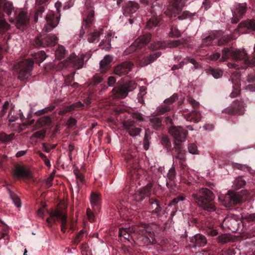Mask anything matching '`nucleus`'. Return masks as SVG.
<instances>
[{
  "instance_id": "obj_33",
  "label": "nucleus",
  "mask_w": 255,
  "mask_h": 255,
  "mask_svg": "<svg viewBox=\"0 0 255 255\" xmlns=\"http://www.w3.org/2000/svg\"><path fill=\"white\" fill-rule=\"evenodd\" d=\"M91 204L93 208L98 207L99 205L100 196L98 193L92 192L90 198Z\"/></svg>"
},
{
  "instance_id": "obj_36",
  "label": "nucleus",
  "mask_w": 255,
  "mask_h": 255,
  "mask_svg": "<svg viewBox=\"0 0 255 255\" xmlns=\"http://www.w3.org/2000/svg\"><path fill=\"white\" fill-rule=\"evenodd\" d=\"M33 57H34L35 62L40 63L46 59V55L44 51H40L35 53L33 55Z\"/></svg>"
},
{
  "instance_id": "obj_13",
  "label": "nucleus",
  "mask_w": 255,
  "mask_h": 255,
  "mask_svg": "<svg viewBox=\"0 0 255 255\" xmlns=\"http://www.w3.org/2000/svg\"><path fill=\"white\" fill-rule=\"evenodd\" d=\"M169 132L175 139L176 144L179 145L181 142L185 140L187 131L180 127H171Z\"/></svg>"
},
{
  "instance_id": "obj_26",
  "label": "nucleus",
  "mask_w": 255,
  "mask_h": 255,
  "mask_svg": "<svg viewBox=\"0 0 255 255\" xmlns=\"http://www.w3.org/2000/svg\"><path fill=\"white\" fill-rule=\"evenodd\" d=\"M149 202L150 204L149 208L150 209H152L151 213L156 216H158L161 211V208L159 206L157 201L153 199H151L149 200Z\"/></svg>"
},
{
  "instance_id": "obj_31",
  "label": "nucleus",
  "mask_w": 255,
  "mask_h": 255,
  "mask_svg": "<svg viewBox=\"0 0 255 255\" xmlns=\"http://www.w3.org/2000/svg\"><path fill=\"white\" fill-rule=\"evenodd\" d=\"M185 151L182 150L180 147H175V157L178 159L180 162H183L186 159Z\"/></svg>"
},
{
  "instance_id": "obj_6",
  "label": "nucleus",
  "mask_w": 255,
  "mask_h": 255,
  "mask_svg": "<svg viewBox=\"0 0 255 255\" xmlns=\"http://www.w3.org/2000/svg\"><path fill=\"white\" fill-rule=\"evenodd\" d=\"M33 61L31 60H25L18 63V78L20 80L27 79L31 75L33 66Z\"/></svg>"
},
{
  "instance_id": "obj_23",
  "label": "nucleus",
  "mask_w": 255,
  "mask_h": 255,
  "mask_svg": "<svg viewBox=\"0 0 255 255\" xmlns=\"http://www.w3.org/2000/svg\"><path fill=\"white\" fill-rule=\"evenodd\" d=\"M245 110L244 104L242 101H235L232 104V109L230 111V113L239 115L244 113Z\"/></svg>"
},
{
  "instance_id": "obj_50",
  "label": "nucleus",
  "mask_w": 255,
  "mask_h": 255,
  "mask_svg": "<svg viewBox=\"0 0 255 255\" xmlns=\"http://www.w3.org/2000/svg\"><path fill=\"white\" fill-rule=\"evenodd\" d=\"M188 149L189 152L192 154H198L197 147L196 145L194 143L189 144L188 146Z\"/></svg>"
},
{
  "instance_id": "obj_20",
  "label": "nucleus",
  "mask_w": 255,
  "mask_h": 255,
  "mask_svg": "<svg viewBox=\"0 0 255 255\" xmlns=\"http://www.w3.org/2000/svg\"><path fill=\"white\" fill-rule=\"evenodd\" d=\"M139 8L138 4L133 1H129L123 6L124 14L126 16L134 13Z\"/></svg>"
},
{
  "instance_id": "obj_25",
  "label": "nucleus",
  "mask_w": 255,
  "mask_h": 255,
  "mask_svg": "<svg viewBox=\"0 0 255 255\" xmlns=\"http://www.w3.org/2000/svg\"><path fill=\"white\" fill-rule=\"evenodd\" d=\"M186 121L197 123L200 120L201 114L199 112L192 111L185 116Z\"/></svg>"
},
{
  "instance_id": "obj_37",
  "label": "nucleus",
  "mask_w": 255,
  "mask_h": 255,
  "mask_svg": "<svg viewBox=\"0 0 255 255\" xmlns=\"http://www.w3.org/2000/svg\"><path fill=\"white\" fill-rule=\"evenodd\" d=\"M171 110L172 109L170 108L169 106H167L166 104H164L163 105H161L158 106L156 108V111L157 114L160 115H163Z\"/></svg>"
},
{
  "instance_id": "obj_60",
  "label": "nucleus",
  "mask_w": 255,
  "mask_h": 255,
  "mask_svg": "<svg viewBox=\"0 0 255 255\" xmlns=\"http://www.w3.org/2000/svg\"><path fill=\"white\" fill-rule=\"evenodd\" d=\"M87 215L89 221L93 222L94 221V215L89 209L87 210Z\"/></svg>"
},
{
  "instance_id": "obj_2",
  "label": "nucleus",
  "mask_w": 255,
  "mask_h": 255,
  "mask_svg": "<svg viewBox=\"0 0 255 255\" xmlns=\"http://www.w3.org/2000/svg\"><path fill=\"white\" fill-rule=\"evenodd\" d=\"M192 197L197 203L198 206L202 208L204 210L208 212H213L216 210L213 202L214 196L209 189L207 188L201 189L198 194H193Z\"/></svg>"
},
{
  "instance_id": "obj_41",
  "label": "nucleus",
  "mask_w": 255,
  "mask_h": 255,
  "mask_svg": "<svg viewBox=\"0 0 255 255\" xmlns=\"http://www.w3.org/2000/svg\"><path fill=\"white\" fill-rule=\"evenodd\" d=\"M166 47L165 42L157 41L152 43L150 46V48L153 50H156L158 49H164Z\"/></svg>"
},
{
  "instance_id": "obj_18",
  "label": "nucleus",
  "mask_w": 255,
  "mask_h": 255,
  "mask_svg": "<svg viewBox=\"0 0 255 255\" xmlns=\"http://www.w3.org/2000/svg\"><path fill=\"white\" fill-rule=\"evenodd\" d=\"M161 53L160 52H156L148 56L144 57L142 59H140V58L139 57L138 64L142 67L147 66L155 61L157 58L161 56Z\"/></svg>"
},
{
  "instance_id": "obj_61",
  "label": "nucleus",
  "mask_w": 255,
  "mask_h": 255,
  "mask_svg": "<svg viewBox=\"0 0 255 255\" xmlns=\"http://www.w3.org/2000/svg\"><path fill=\"white\" fill-rule=\"evenodd\" d=\"M74 174L76 176L77 179H78V180H79V181L83 183L84 181V177L82 174L81 173H80L78 170H75Z\"/></svg>"
},
{
  "instance_id": "obj_5",
  "label": "nucleus",
  "mask_w": 255,
  "mask_h": 255,
  "mask_svg": "<svg viewBox=\"0 0 255 255\" xmlns=\"http://www.w3.org/2000/svg\"><path fill=\"white\" fill-rule=\"evenodd\" d=\"M49 217L46 219V222L49 226L52 222H59L61 223V231L65 233L68 226L67 216L66 213L62 210L55 209L49 212Z\"/></svg>"
},
{
  "instance_id": "obj_52",
  "label": "nucleus",
  "mask_w": 255,
  "mask_h": 255,
  "mask_svg": "<svg viewBox=\"0 0 255 255\" xmlns=\"http://www.w3.org/2000/svg\"><path fill=\"white\" fill-rule=\"evenodd\" d=\"M187 61L194 65L193 67L192 68V69H196L199 66L198 63L194 58H191L190 57H186L184 58V61Z\"/></svg>"
},
{
  "instance_id": "obj_30",
  "label": "nucleus",
  "mask_w": 255,
  "mask_h": 255,
  "mask_svg": "<svg viewBox=\"0 0 255 255\" xmlns=\"http://www.w3.org/2000/svg\"><path fill=\"white\" fill-rule=\"evenodd\" d=\"M149 124L155 129H157L161 126V119L160 118L153 117L150 119Z\"/></svg>"
},
{
  "instance_id": "obj_48",
  "label": "nucleus",
  "mask_w": 255,
  "mask_h": 255,
  "mask_svg": "<svg viewBox=\"0 0 255 255\" xmlns=\"http://www.w3.org/2000/svg\"><path fill=\"white\" fill-rule=\"evenodd\" d=\"M242 218L249 222H252L255 220V213L253 214H243Z\"/></svg>"
},
{
  "instance_id": "obj_39",
  "label": "nucleus",
  "mask_w": 255,
  "mask_h": 255,
  "mask_svg": "<svg viewBox=\"0 0 255 255\" xmlns=\"http://www.w3.org/2000/svg\"><path fill=\"white\" fill-rule=\"evenodd\" d=\"M150 139V132L149 130H145L144 137L143 146L145 150H147L149 146V140Z\"/></svg>"
},
{
  "instance_id": "obj_29",
  "label": "nucleus",
  "mask_w": 255,
  "mask_h": 255,
  "mask_svg": "<svg viewBox=\"0 0 255 255\" xmlns=\"http://www.w3.org/2000/svg\"><path fill=\"white\" fill-rule=\"evenodd\" d=\"M103 31V30H101V31L95 30L92 33L89 34L88 35V40L90 42H95L96 41H98L99 40V37L101 34L102 32Z\"/></svg>"
},
{
  "instance_id": "obj_9",
  "label": "nucleus",
  "mask_w": 255,
  "mask_h": 255,
  "mask_svg": "<svg viewBox=\"0 0 255 255\" xmlns=\"http://www.w3.org/2000/svg\"><path fill=\"white\" fill-rule=\"evenodd\" d=\"M187 0H172L165 11L169 17H175L182 10Z\"/></svg>"
},
{
  "instance_id": "obj_14",
  "label": "nucleus",
  "mask_w": 255,
  "mask_h": 255,
  "mask_svg": "<svg viewBox=\"0 0 255 255\" xmlns=\"http://www.w3.org/2000/svg\"><path fill=\"white\" fill-rule=\"evenodd\" d=\"M239 218L237 215H228L223 222L224 227L227 228L232 232H235L237 230L239 225Z\"/></svg>"
},
{
  "instance_id": "obj_22",
  "label": "nucleus",
  "mask_w": 255,
  "mask_h": 255,
  "mask_svg": "<svg viewBox=\"0 0 255 255\" xmlns=\"http://www.w3.org/2000/svg\"><path fill=\"white\" fill-rule=\"evenodd\" d=\"M13 175L18 178H28L30 176V173L24 167L16 166L13 171Z\"/></svg>"
},
{
  "instance_id": "obj_21",
  "label": "nucleus",
  "mask_w": 255,
  "mask_h": 255,
  "mask_svg": "<svg viewBox=\"0 0 255 255\" xmlns=\"http://www.w3.org/2000/svg\"><path fill=\"white\" fill-rule=\"evenodd\" d=\"M83 105L80 102H78L74 103L68 106H65L60 109L58 114L61 115H64L67 113L71 112L74 110L78 109L81 108Z\"/></svg>"
},
{
  "instance_id": "obj_8",
  "label": "nucleus",
  "mask_w": 255,
  "mask_h": 255,
  "mask_svg": "<svg viewBox=\"0 0 255 255\" xmlns=\"http://www.w3.org/2000/svg\"><path fill=\"white\" fill-rule=\"evenodd\" d=\"M247 57V53L244 50L231 48H224L222 50L221 60L224 61L229 58L235 60H242Z\"/></svg>"
},
{
  "instance_id": "obj_58",
  "label": "nucleus",
  "mask_w": 255,
  "mask_h": 255,
  "mask_svg": "<svg viewBox=\"0 0 255 255\" xmlns=\"http://www.w3.org/2000/svg\"><path fill=\"white\" fill-rule=\"evenodd\" d=\"M187 102L193 108L198 107L199 105V103L198 102L196 101L195 100L191 98H188L187 100Z\"/></svg>"
},
{
  "instance_id": "obj_1",
  "label": "nucleus",
  "mask_w": 255,
  "mask_h": 255,
  "mask_svg": "<svg viewBox=\"0 0 255 255\" xmlns=\"http://www.w3.org/2000/svg\"><path fill=\"white\" fill-rule=\"evenodd\" d=\"M139 232L140 235L138 240L139 242L145 245L154 244L156 243V240L154 233L148 231L147 229L142 230H138L137 228L132 226L128 228H121L119 230V235L121 238L123 237L124 239L130 241V239H132L135 237L136 232Z\"/></svg>"
},
{
  "instance_id": "obj_10",
  "label": "nucleus",
  "mask_w": 255,
  "mask_h": 255,
  "mask_svg": "<svg viewBox=\"0 0 255 255\" xmlns=\"http://www.w3.org/2000/svg\"><path fill=\"white\" fill-rule=\"evenodd\" d=\"M151 37V34L149 33L139 37L125 51V54H129L133 51L142 48L149 41Z\"/></svg>"
},
{
  "instance_id": "obj_56",
  "label": "nucleus",
  "mask_w": 255,
  "mask_h": 255,
  "mask_svg": "<svg viewBox=\"0 0 255 255\" xmlns=\"http://www.w3.org/2000/svg\"><path fill=\"white\" fill-rule=\"evenodd\" d=\"M42 147L44 149V150L46 152H49L51 149H54L56 147V145H51L48 144L47 145L45 143H43L42 144Z\"/></svg>"
},
{
  "instance_id": "obj_32",
  "label": "nucleus",
  "mask_w": 255,
  "mask_h": 255,
  "mask_svg": "<svg viewBox=\"0 0 255 255\" xmlns=\"http://www.w3.org/2000/svg\"><path fill=\"white\" fill-rule=\"evenodd\" d=\"M126 129L129 135L133 137L139 135L141 132V128L132 126L127 127Z\"/></svg>"
},
{
  "instance_id": "obj_44",
  "label": "nucleus",
  "mask_w": 255,
  "mask_h": 255,
  "mask_svg": "<svg viewBox=\"0 0 255 255\" xmlns=\"http://www.w3.org/2000/svg\"><path fill=\"white\" fill-rule=\"evenodd\" d=\"M181 35L180 31L175 26H172L171 28V30L169 33V35L171 37H177Z\"/></svg>"
},
{
  "instance_id": "obj_19",
  "label": "nucleus",
  "mask_w": 255,
  "mask_h": 255,
  "mask_svg": "<svg viewBox=\"0 0 255 255\" xmlns=\"http://www.w3.org/2000/svg\"><path fill=\"white\" fill-rule=\"evenodd\" d=\"M191 242L192 244L190 245L192 248L201 247L207 244V240L204 236L197 234L191 239Z\"/></svg>"
},
{
  "instance_id": "obj_55",
  "label": "nucleus",
  "mask_w": 255,
  "mask_h": 255,
  "mask_svg": "<svg viewBox=\"0 0 255 255\" xmlns=\"http://www.w3.org/2000/svg\"><path fill=\"white\" fill-rule=\"evenodd\" d=\"M55 108V106L54 105H50L46 108H45L41 110H40L39 112L40 114H43L48 112L51 111L53 110Z\"/></svg>"
},
{
  "instance_id": "obj_38",
  "label": "nucleus",
  "mask_w": 255,
  "mask_h": 255,
  "mask_svg": "<svg viewBox=\"0 0 255 255\" xmlns=\"http://www.w3.org/2000/svg\"><path fill=\"white\" fill-rule=\"evenodd\" d=\"M184 42H185V41L183 40H171L165 42V45H166V47L175 48L178 47Z\"/></svg>"
},
{
  "instance_id": "obj_16",
  "label": "nucleus",
  "mask_w": 255,
  "mask_h": 255,
  "mask_svg": "<svg viewBox=\"0 0 255 255\" xmlns=\"http://www.w3.org/2000/svg\"><path fill=\"white\" fill-rule=\"evenodd\" d=\"M133 64L130 62L125 61L115 67L114 73L116 75L122 76L127 74L131 70Z\"/></svg>"
},
{
  "instance_id": "obj_7",
  "label": "nucleus",
  "mask_w": 255,
  "mask_h": 255,
  "mask_svg": "<svg viewBox=\"0 0 255 255\" xmlns=\"http://www.w3.org/2000/svg\"><path fill=\"white\" fill-rule=\"evenodd\" d=\"M136 83L133 81H130L118 88L113 89V96L115 98L123 99L126 98L128 93L132 91L136 88Z\"/></svg>"
},
{
  "instance_id": "obj_43",
  "label": "nucleus",
  "mask_w": 255,
  "mask_h": 255,
  "mask_svg": "<svg viewBox=\"0 0 255 255\" xmlns=\"http://www.w3.org/2000/svg\"><path fill=\"white\" fill-rule=\"evenodd\" d=\"M14 134H6L5 133H0V140L3 142L10 141L13 138Z\"/></svg>"
},
{
  "instance_id": "obj_53",
  "label": "nucleus",
  "mask_w": 255,
  "mask_h": 255,
  "mask_svg": "<svg viewBox=\"0 0 255 255\" xmlns=\"http://www.w3.org/2000/svg\"><path fill=\"white\" fill-rule=\"evenodd\" d=\"M175 176V169L174 167L171 168L167 173V177L170 180H173Z\"/></svg>"
},
{
  "instance_id": "obj_45",
  "label": "nucleus",
  "mask_w": 255,
  "mask_h": 255,
  "mask_svg": "<svg viewBox=\"0 0 255 255\" xmlns=\"http://www.w3.org/2000/svg\"><path fill=\"white\" fill-rule=\"evenodd\" d=\"M231 241L229 235L223 234L218 237V242L221 243H227Z\"/></svg>"
},
{
  "instance_id": "obj_46",
  "label": "nucleus",
  "mask_w": 255,
  "mask_h": 255,
  "mask_svg": "<svg viewBox=\"0 0 255 255\" xmlns=\"http://www.w3.org/2000/svg\"><path fill=\"white\" fill-rule=\"evenodd\" d=\"M16 112L13 109V108L10 109L8 115V119L10 122H14L17 118L18 116Z\"/></svg>"
},
{
  "instance_id": "obj_27",
  "label": "nucleus",
  "mask_w": 255,
  "mask_h": 255,
  "mask_svg": "<svg viewBox=\"0 0 255 255\" xmlns=\"http://www.w3.org/2000/svg\"><path fill=\"white\" fill-rule=\"evenodd\" d=\"M238 27L240 28H247L248 29L255 30V19L248 20L241 22Z\"/></svg>"
},
{
  "instance_id": "obj_49",
  "label": "nucleus",
  "mask_w": 255,
  "mask_h": 255,
  "mask_svg": "<svg viewBox=\"0 0 255 255\" xmlns=\"http://www.w3.org/2000/svg\"><path fill=\"white\" fill-rule=\"evenodd\" d=\"M85 231L84 230H81L76 235L75 240L74 243L75 244H78L80 243V242L83 240L84 237Z\"/></svg>"
},
{
  "instance_id": "obj_12",
  "label": "nucleus",
  "mask_w": 255,
  "mask_h": 255,
  "mask_svg": "<svg viewBox=\"0 0 255 255\" xmlns=\"http://www.w3.org/2000/svg\"><path fill=\"white\" fill-rule=\"evenodd\" d=\"M90 57V54H85L81 56H77L74 54H71L68 58L67 62L68 64H70L71 66L76 69H79L83 67L84 65V59L88 60Z\"/></svg>"
},
{
  "instance_id": "obj_15",
  "label": "nucleus",
  "mask_w": 255,
  "mask_h": 255,
  "mask_svg": "<svg viewBox=\"0 0 255 255\" xmlns=\"http://www.w3.org/2000/svg\"><path fill=\"white\" fill-rule=\"evenodd\" d=\"M57 41L58 38L55 35H48L43 39L37 37L35 40V45L38 47L46 46H53L57 43Z\"/></svg>"
},
{
  "instance_id": "obj_59",
  "label": "nucleus",
  "mask_w": 255,
  "mask_h": 255,
  "mask_svg": "<svg viewBox=\"0 0 255 255\" xmlns=\"http://www.w3.org/2000/svg\"><path fill=\"white\" fill-rule=\"evenodd\" d=\"M185 63H186L185 61H182L180 62L178 64L174 65L172 67L171 70H175L176 69L181 68L182 67H183V66L185 64Z\"/></svg>"
},
{
  "instance_id": "obj_11",
  "label": "nucleus",
  "mask_w": 255,
  "mask_h": 255,
  "mask_svg": "<svg viewBox=\"0 0 255 255\" xmlns=\"http://www.w3.org/2000/svg\"><path fill=\"white\" fill-rule=\"evenodd\" d=\"M59 16H55L52 11H49L46 16V20L47 23L43 28V31L45 32H49L55 28L59 23Z\"/></svg>"
},
{
  "instance_id": "obj_64",
  "label": "nucleus",
  "mask_w": 255,
  "mask_h": 255,
  "mask_svg": "<svg viewBox=\"0 0 255 255\" xmlns=\"http://www.w3.org/2000/svg\"><path fill=\"white\" fill-rule=\"evenodd\" d=\"M222 255H235V254L232 249H229L224 251Z\"/></svg>"
},
{
  "instance_id": "obj_35",
  "label": "nucleus",
  "mask_w": 255,
  "mask_h": 255,
  "mask_svg": "<svg viewBox=\"0 0 255 255\" xmlns=\"http://www.w3.org/2000/svg\"><path fill=\"white\" fill-rule=\"evenodd\" d=\"M178 99V96L177 94H174L170 98L164 100L163 103L166 104L167 106H169L172 109L173 108V104Z\"/></svg>"
},
{
  "instance_id": "obj_3",
  "label": "nucleus",
  "mask_w": 255,
  "mask_h": 255,
  "mask_svg": "<svg viewBox=\"0 0 255 255\" xmlns=\"http://www.w3.org/2000/svg\"><path fill=\"white\" fill-rule=\"evenodd\" d=\"M95 3V0H86L85 1V10L83 12V20L82 29L79 36L82 37L85 33V29L90 27L94 21L95 12L93 9Z\"/></svg>"
},
{
  "instance_id": "obj_34",
  "label": "nucleus",
  "mask_w": 255,
  "mask_h": 255,
  "mask_svg": "<svg viewBox=\"0 0 255 255\" xmlns=\"http://www.w3.org/2000/svg\"><path fill=\"white\" fill-rule=\"evenodd\" d=\"M246 12V6L244 4H238L236 5L235 10L233 12H236L240 17H242V15Z\"/></svg>"
},
{
  "instance_id": "obj_51",
  "label": "nucleus",
  "mask_w": 255,
  "mask_h": 255,
  "mask_svg": "<svg viewBox=\"0 0 255 255\" xmlns=\"http://www.w3.org/2000/svg\"><path fill=\"white\" fill-rule=\"evenodd\" d=\"M211 74L215 78L218 79L222 76L223 71L219 69H212Z\"/></svg>"
},
{
  "instance_id": "obj_28",
  "label": "nucleus",
  "mask_w": 255,
  "mask_h": 255,
  "mask_svg": "<svg viewBox=\"0 0 255 255\" xmlns=\"http://www.w3.org/2000/svg\"><path fill=\"white\" fill-rule=\"evenodd\" d=\"M246 184V181L242 176H239L235 178L233 182V187L235 189H239L243 187Z\"/></svg>"
},
{
  "instance_id": "obj_4",
  "label": "nucleus",
  "mask_w": 255,
  "mask_h": 255,
  "mask_svg": "<svg viewBox=\"0 0 255 255\" xmlns=\"http://www.w3.org/2000/svg\"><path fill=\"white\" fill-rule=\"evenodd\" d=\"M246 199V196L243 192H235L229 191L226 194L219 196V202L226 207H230L233 205L243 203Z\"/></svg>"
},
{
  "instance_id": "obj_42",
  "label": "nucleus",
  "mask_w": 255,
  "mask_h": 255,
  "mask_svg": "<svg viewBox=\"0 0 255 255\" xmlns=\"http://www.w3.org/2000/svg\"><path fill=\"white\" fill-rule=\"evenodd\" d=\"M159 19L156 17H152L149 19L146 24V27L148 28H151L156 26L159 23Z\"/></svg>"
},
{
  "instance_id": "obj_17",
  "label": "nucleus",
  "mask_w": 255,
  "mask_h": 255,
  "mask_svg": "<svg viewBox=\"0 0 255 255\" xmlns=\"http://www.w3.org/2000/svg\"><path fill=\"white\" fill-rule=\"evenodd\" d=\"M152 184H147L134 194V199L137 202L141 201L146 196H148L151 192Z\"/></svg>"
},
{
  "instance_id": "obj_24",
  "label": "nucleus",
  "mask_w": 255,
  "mask_h": 255,
  "mask_svg": "<svg viewBox=\"0 0 255 255\" xmlns=\"http://www.w3.org/2000/svg\"><path fill=\"white\" fill-rule=\"evenodd\" d=\"M113 60L112 56L108 55L104 57L100 62V70L103 73H105L110 67V64Z\"/></svg>"
},
{
  "instance_id": "obj_62",
  "label": "nucleus",
  "mask_w": 255,
  "mask_h": 255,
  "mask_svg": "<svg viewBox=\"0 0 255 255\" xmlns=\"http://www.w3.org/2000/svg\"><path fill=\"white\" fill-rule=\"evenodd\" d=\"M8 106H9L8 102V101L5 102V103H4V104L2 106V109L0 112L1 116H3V115L5 114V110L8 108Z\"/></svg>"
},
{
  "instance_id": "obj_57",
  "label": "nucleus",
  "mask_w": 255,
  "mask_h": 255,
  "mask_svg": "<svg viewBox=\"0 0 255 255\" xmlns=\"http://www.w3.org/2000/svg\"><path fill=\"white\" fill-rule=\"evenodd\" d=\"M12 200L15 206L17 207H21V202L19 198L17 196H13L12 197Z\"/></svg>"
},
{
  "instance_id": "obj_54",
  "label": "nucleus",
  "mask_w": 255,
  "mask_h": 255,
  "mask_svg": "<svg viewBox=\"0 0 255 255\" xmlns=\"http://www.w3.org/2000/svg\"><path fill=\"white\" fill-rule=\"evenodd\" d=\"M33 136L38 138H43L45 135V131L44 130L37 131L33 133Z\"/></svg>"
},
{
  "instance_id": "obj_40",
  "label": "nucleus",
  "mask_w": 255,
  "mask_h": 255,
  "mask_svg": "<svg viewBox=\"0 0 255 255\" xmlns=\"http://www.w3.org/2000/svg\"><path fill=\"white\" fill-rule=\"evenodd\" d=\"M65 49L63 46H58V48L55 51V56L57 59H60L63 58L65 54Z\"/></svg>"
},
{
  "instance_id": "obj_63",
  "label": "nucleus",
  "mask_w": 255,
  "mask_h": 255,
  "mask_svg": "<svg viewBox=\"0 0 255 255\" xmlns=\"http://www.w3.org/2000/svg\"><path fill=\"white\" fill-rule=\"evenodd\" d=\"M247 57L246 58V59H244L245 60V63L246 64H247L249 66H255V56L251 60V61H249L248 59H247Z\"/></svg>"
},
{
  "instance_id": "obj_47",
  "label": "nucleus",
  "mask_w": 255,
  "mask_h": 255,
  "mask_svg": "<svg viewBox=\"0 0 255 255\" xmlns=\"http://www.w3.org/2000/svg\"><path fill=\"white\" fill-rule=\"evenodd\" d=\"M44 6H40L38 8L37 10L36 11V12L35 13L34 16V20L35 22H36L38 21V17H41L42 15L43 12L44 11Z\"/></svg>"
}]
</instances>
